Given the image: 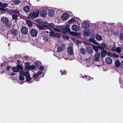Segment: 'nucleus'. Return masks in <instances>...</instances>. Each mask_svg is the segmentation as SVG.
Segmentation results:
<instances>
[{
  "label": "nucleus",
  "instance_id": "nucleus-25",
  "mask_svg": "<svg viewBox=\"0 0 123 123\" xmlns=\"http://www.w3.org/2000/svg\"><path fill=\"white\" fill-rule=\"evenodd\" d=\"M44 23L45 24H47V25L46 26H47L49 27L48 28H49L50 27H53L55 26V25L53 23L48 24L45 22H44Z\"/></svg>",
  "mask_w": 123,
  "mask_h": 123
},
{
  "label": "nucleus",
  "instance_id": "nucleus-18",
  "mask_svg": "<svg viewBox=\"0 0 123 123\" xmlns=\"http://www.w3.org/2000/svg\"><path fill=\"white\" fill-rule=\"evenodd\" d=\"M105 61L107 64H110L112 63V61L111 58L109 57H107Z\"/></svg>",
  "mask_w": 123,
  "mask_h": 123
},
{
  "label": "nucleus",
  "instance_id": "nucleus-49",
  "mask_svg": "<svg viewBox=\"0 0 123 123\" xmlns=\"http://www.w3.org/2000/svg\"><path fill=\"white\" fill-rule=\"evenodd\" d=\"M86 78L87 79L86 80H90V77L88 76H87L86 77Z\"/></svg>",
  "mask_w": 123,
  "mask_h": 123
},
{
  "label": "nucleus",
  "instance_id": "nucleus-8",
  "mask_svg": "<svg viewBox=\"0 0 123 123\" xmlns=\"http://www.w3.org/2000/svg\"><path fill=\"white\" fill-rule=\"evenodd\" d=\"M1 22H3L4 23L6 24L8 22L9 20V19L7 17L3 16L1 18Z\"/></svg>",
  "mask_w": 123,
  "mask_h": 123
},
{
  "label": "nucleus",
  "instance_id": "nucleus-39",
  "mask_svg": "<svg viewBox=\"0 0 123 123\" xmlns=\"http://www.w3.org/2000/svg\"><path fill=\"white\" fill-rule=\"evenodd\" d=\"M120 66L121 68L123 69V61L120 63Z\"/></svg>",
  "mask_w": 123,
  "mask_h": 123
},
{
  "label": "nucleus",
  "instance_id": "nucleus-34",
  "mask_svg": "<svg viewBox=\"0 0 123 123\" xmlns=\"http://www.w3.org/2000/svg\"><path fill=\"white\" fill-rule=\"evenodd\" d=\"M122 49V48L121 47H119L116 49L117 52H120Z\"/></svg>",
  "mask_w": 123,
  "mask_h": 123
},
{
  "label": "nucleus",
  "instance_id": "nucleus-32",
  "mask_svg": "<svg viewBox=\"0 0 123 123\" xmlns=\"http://www.w3.org/2000/svg\"><path fill=\"white\" fill-rule=\"evenodd\" d=\"M92 48L96 52H98V46H93Z\"/></svg>",
  "mask_w": 123,
  "mask_h": 123
},
{
  "label": "nucleus",
  "instance_id": "nucleus-19",
  "mask_svg": "<svg viewBox=\"0 0 123 123\" xmlns=\"http://www.w3.org/2000/svg\"><path fill=\"white\" fill-rule=\"evenodd\" d=\"M23 9L25 12H29L30 10V7L27 6H24Z\"/></svg>",
  "mask_w": 123,
  "mask_h": 123
},
{
  "label": "nucleus",
  "instance_id": "nucleus-63",
  "mask_svg": "<svg viewBox=\"0 0 123 123\" xmlns=\"http://www.w3.org/2000/svg\"><path fill=\"white\" fill-rule=\"evenodd\" d=\"M73 58H74V57H73V56H72V59H70V60H72V59H73Z\"/></svg>",
  "mask_w": 123,
  "mask_h": 123
},
{
  "label": "nucleus",
  "instance_id": "nucleus-16",
  "mask_svg": "<svg viewBox=\"0 0 123 123\" xmlns=\"http://www.w3.org/2000/svg\"><path fill=\"white\" fill-rule=\"evenodd\" d=\"M23 68L21 65H18L16 67V72H18L20 70H23Z\"/></svg>",
  "mask_w": 123,
  "mask_h": 123
},
{
  "label": "nucleus",
  "instance_id": "nucleus-58",
  "mask_svg": "<svg viewBox=\"0 0 123 123\" xmlns=\"http://www.w3.org/2000/svg\"><path fill=\"white\" fill-rule=\"evenodd\" d=\"M114 56L116 57H118V55L115 54H114Z\"/></svg>",
  "mask_w": 123,
  "mask_h": 123
},
{
  "label": "nucleus",
  "instance_id": "nucleus-1",
  "mask_svg": "<svg viewBox=\"0 0 123 123\" xmlns=\"http://www.w3.org/2000/svg\"><path fill=\"white\" fill-rule=\"evenodd\" d=\"M29 64L28 62H26L25 63V70L24 71H21L20 72L19 78L20 80H24L25 78L23 76L24 75L26 77V81H27L28 82L31 80V78L28 72L29 70Z\"/></svg>",
  "mask_w": 123,
  "mask_h": 123
},
{
  "label": "nucleus",
  "instance_id": "nucleus-56",
  "mask_svg": "<svg viewBox=\"0 0 123 123\" xmlns=\"http://www.w3.org/2000/svg\"><path fill=\"white\" fill-rule=\"evenodd\" d=\"M63 37L64 39H68V37L65 36H64Z\"/></svg>",
  "mask_w": 123,
  "mask_h": 123
},
{
  "label": "nucleus",
  "instance_id": "nucleus-57",
  "mask_svg": "<svg viewBox=\"0 0 123 123\" xmlns=\"http://www.w3.org/2000/svg\"><path fill=\"white\" fill-rule=\"evenodd\" d=\"M17 62L18 63H20L21 62V61L19 60H17Z\"/></svg>",
  "mask_w": 123,
  "mask_h": 123
},
{
  "label": "nucleus",
  "instance_id": "nucleus-61",
  "mask_svg": "<svg viewBox=\"0 0 123 123\" xmlns=\"http://www.w3.org/2000/svg\"><path fill=\"white\" fill-rule=\"evenodd\" d=\"M64 58H65V59H66V60H67V59H69V57H67V58H65L64 57Z\"/></svg>",
  "mask_w": 123,
  "mask_h": 123
},
{
  "label": "nucleus",
  "instance_id": "nucleus-26",
  "mask_svg": "<svg viewBox=\"0 0 123 123\" xmlns=\"http://www.w3.org/2000/svg\"><path fill=\"white\" fill-rule=\"evenodd\" d=\"M75 20L74 18H72L69 20L68 21V23L69 24H72L75 22Z\"/></svg>",
  "mask_w": 123,
  "mask_h": 123
},
{
  "label": "nucleus",
  "instance_id": "nucleus-23",
  "mask_svg": "<svg viewBox=\"0 0 123 123\" xmlns=\"http://www.w3.org/2000/svg\"><path fill=\"white\" fill-rule=\"evenodd\" d=\"M68 51L70 55H71L73 53V51L72 48L71 47H69L68 48Z\"/></svg>",
  "mask_w": 123,
  "mask_h": 123
},
{
  "label": "nucleus",
  "instance_id": "nucleus-10",
  "mask_svg": "<svg viewBox=\"0 0 123 123\" xmlns=\"http://www.w3.org/2000/svg\"><path fill=\"white\" fill-rule=\"evenodd\" d=\"M92 37L89 39V41L94 44L98 45V43L95 40L94 36V35H92Z\"/></svg>",
  "mask_w": 123,
  "mask_h": 123
},
{
  "label": "nucleus",
  "instance_id": "nucleus-60",
  "mask_svg": "<svg viewBox=\"0 0 123 123\" xmlns=\"http://www.w3.org/2000/svg\"><path fill=\"white\" fill-rule=\"evenodd\" d=\"M63 72H64V73H63V74H65L66 73V72L65 71V70L63 71Z\"/></svg>",
  "mask_w": 123,
  "mask_h": 123
},
{
  "label": "nucleus",
  "instance_id": "nucleus-12",
  "mask_svg": "<svg viewBox=\"0 0 123 123\" xmlns=\"http://www.w3.org/2000/svg\"><path fill=\"white\" fill-rule=\"evenodd\" d=\"M37 27L38 28L41 30H43L48 29V28L49 27L48 26L45 25H43L42 26L39 25H37Z\"/></svg>",
  "mask_w": 123,
  "mask_h": 123
},
{
  "label": "nucleus",
  "instance_id": "nucleus-50",
  "mask_svg": "<svg viewBox=\"0 0 123 123\" xmlns=\"http://www.w3.org/2000/svg\"><path fill=\"white\" fill-rule=\"evenodd\" d=\"M43 66H41L39 68V69L40 70L42 71L43 70Z\"/></svg>",
  "mask_w": 123,
  "mask_h": 123
},
{
  "label": "nucleus",
  "instance_id": "nucleus-38",
  "mask_svg": "<svg viewBox=\"0 0 123 123\" xmlns=\"http://www.w3.org/2000/svg\"><path fill=\"white\" fill-rule=\"evenodd\" d=\"M6 62H4V63H2L0 66V68H1L2 67H3L4 66L6 65Z\"/></svg>",
  "mask_w": 123,
  "mask_h": 123
},
{
  "label": "nucleus",
  "instance_id": "nucleus-40",
  "mask_svg": "<svg viewBox=\"0 0 123 123\" xmlns=\"http://www.w3.org/2000/svg\"><path fill=\"white\" fill-rule=\"evenodd\" d=\"M21 0H16V4H19L20 2L21 1Z\"/></svg>",
  "mask_w": 123,
  "mask_h": 123
},
{
  "label": "nucleus",
  "instance_id": "nucleus-42",
  "mask_svg": "<svg viewBox=\"0 0 123 123\" xmlns=\"http://www.w3.org/2000/svg\"><path fill=\"white\" fill-rule=\"evenodd\" d=\"M83 43L86 45H89V43L86 41H83Z\"/></svg>",
  "mask_w": 123,
  "mask_h": 123
},
{
  "label": "nucleus",
  "instance_id": "nucleus-28",
  "mask_svg": "<svg viewBox=\"0 0 123 123\" xmlns=\"http://www.w3.org/2000/svg\"><path fill=\"white\" fill-rule=\"evenodd\" d=\"M96 38L97 40L99 41L101 40L102 39V37L98 35H96Z\"/></svg>",
  "mask_w": 123,
  "mask_h": 123
},
{
  "label": "nucleus",
  "instance_id": "nucleus-4",
  "mask_svg": "<svg viewBox=\"0 0 123 123\" xmlns=\"http://www.w3.org/2000/svg\"><path fill=\"white\" fill-rule=\"evenodd\" d=\"M92 60V59L91 58H89L85 60L84 65V66L87 67H89L91 65L89 64V62Z\"/></svg>",
  "mask_w": 123,
  "mask_h": 123
},
{
  "label": "nucleus",
  "instance_id": "nucleus-54",
  "mask_svg": "<svg viewBox=\"0 0 123 123\" xmlns=\"http://www.w3.org/2000/svg\"><path fill=\"white\" fill-rule=\"evenodd\" d=\"M98 48H99L100 49H103V48H102V47H101V46H100L99 45L98 46Z\"/></svg>",
  "mask_w": 123,
  "mask_h": 123
},
{
  "label": "nucleus",
  "instance_id": "nucleus-51",
  "mask_svg": "<svg viewBox=\"0 0 123 123\" xmlns=\"http://www.w3.org/2000/svg\"><path fill=\"white\" fill-rule=\"evenodd\" d=\"M101 45L104 47H106V45L105 44L102 43L101 44Z\"/></svg>",
  "mask_w": 123,
  "mask_h": 123
},
{
  "label": "nucleus",
  "instance_id": "nucleus-31",
  "mask_svg": "<svg viewBox=\"0 0 123 123\" xmlns=\"http://www.w3.org/2000/svg\"><path fill=\"white\" fill-rule=\"evenodd\" d=\"M33 13L34 14V15H35L36 14L37 15V17L39 14V12L38 10H35L33 11Z\"/></svg>",
  "mask_w": 123,
  "mask_h": 123
},
{
  "label": "nucleus",
  "instance_id": "nucleus-9",
  "mask_svg": "<svg viewBox=\"0 0 123 123\" xmlns=\"http://www.w3.org/2000/svg\"><path fill=\"white\" fill-rule=\"evenodd\" d=\"M8 6V4L7 3H2L0 7L1 8H0V10L1 11L2 10H3L4 11H5L6 10V9H4V8H5L6 7Z\"/></svg>",
  "mask_w": 123,
  "mask_h": 123
},
{
  "label": "nucleus",
  "instance_id": "nucleus-45",
  "mask_svg": "<svg viewBox=\"0 0 123 123\" xmlns=\"http://www.w3.org/2000/svg\"><path fill=\"white\" fill-rule=\"evenodd\" d=\"M63 50L59 47L58 48L57 51L58 52H60L61 51H62Z\"/></svg>",
  "mask_w": 123,
  "mask_h": 123
},
{
  "label": "nucleus",
  "instance_id": "nucleus-7",
  "mask_svg": "<svg viewBox=\"0 0 123 123\" xmlns=\"http://www.w3.org/2000/svg\"><path fill=\"white\" fill-rule=\"evenodd\" d=\"M89 26V23L84 22L82 23L81 27L82 28L85 29V28H88Z\"/></svg>",
  "mask_w": 123,
  "mask_h": 123
},
{
  "label": "nucleus",
  "instance_id": "nucleus-11",
  "mask_svg": "<svg viewBox=\"0 0 123 123\" xmlns=\"http://www.w3.org/2000/svg\"><path fill=\"white\" fill-rule=\"evenodd\" d=\"M91 34L90 31L89 29L85 30L84 31V35L85 36H89Z\"/></svg>",
  "mask_w": 123,
  "mask_h": 123
},
{
  "label": "nucleus",
  "instance_id": "nucleus-33",
  "mask_svg": "<svg viewBox=\"0 0 123 123\" xmlns=\"http://www.w3.org/2000/svg\"><path fill=\"white\" fill-rule=\"evenodd\" d=\"M101 55L102 56H104L107 53V52L106 51L103 50L101 52Z\"/></svg>",
  "mask_w": 123,
  "mask_h": 123
},
{
  "label": "nucleus",
  "instance_id": "nucleus-30",
  "mask_svg": "<svg viewBox=\"0 0 123 123\" xmlns=\"http://www.w3.org/2000/svg\"><path fill=\"white\" fill-rule=\"evenodd\" d=\"M26 23L27 25L29 26H31L32 25L31 22L29 20H27Z\"/></svg>",
  "mask_w": 123,
  "mask_h": 123
},
{
  "label": "nucleus",
  "instance_id": "nucleus-5",
  "mask_svg": "<svg viewBox=\"0 0 123 123\" xmlns=\"http://www.w3.org/2000/svg\"><path fill=\"white\" fill-rule=\"evenodd\" d=\"M21 33L24 34H27L28 32L27 28L25 26H23L21 27Z\"/></svg>",
  "mask_w": 123,
  "mask_h": 123
},
{
  "label": "nucleus",
  "instance_id": "nucleus-13",
  "mask_svg": "<svg viewBox=\"0 0 123 123\" xmlns=\"http://www.w3.org/2000/svg\"><path fill=\"white\" fill-rule=\"evenodd\" d=\"M86 49L87 52L90 54H92L93 53V50L92 48L89 46H87Z\"/></svg>",
  "mask_w": 123,
  "mask_h": 123
},
{
  "label": "nucleus",
  "instance_id": "nucleus-41",
  "mask_svg": "<svg viewBox=\"0 0 123 123\" xmlns=\"http://www.w3.org/2000/svg\"><path fill=\"white\" fill-rule=\"evenodd\" d=\"M76 43L77 44V46H78L81 44V42L79 41H77Z\"/></svg>",
  "mask_w": 123,
  "mask_h": 123
},
{
  "label": "nucleus",
  "instance_id": "nucleus-47",
  "mask_svg": "<svg viewBox=\"0 0 123 123\" xmlns=\"http://www.w3.org/2000/svg\"><path fill=\"white\" fill-rule=\"evenodd\" d=\"M107 54L108 56H110L112 57L113 56V55L112 54L110 53H108Z\"/></svg>",
  "mask_w": 123,
  "mask_h": 123
},
{
  "label": "nucleus",
  "instance_id": "nucleus-20",
  "mask_svg": "<svg viewBox=\"0 0 123 123\" xmlns=\"http://www.w3.org/2000/svg\"><path fill=\"white\" fill-rule=\"evenodd\" d=\"M72 28L73 30L75 31H77L79 30L78 27L76 25H74L72 26Z\"/></svg>",
  "mask_w": 123,
  "mask_h": 123
},
{
  "label": "nucleus",
  "instance_id": "nucleus-6",
  "mask_svg": "<svg viewBox=\"0 0 123 123\" xmlns=\"http://www.w3.org/2000/svg\"><path fill=\"white\" fill-rule=\"evenodd\" d=\"M31 35L33 37H36L37 34V31L34 29H31L30 31Z\"/></svg>",
  "mask_w": 123,
  "mask_h": 123
},
{
  "label": "nucleus",
  "instance_id": "nucleus-27",
  "mask_svg": "<svg viewBox=\"0 0 123 123\" xmlns=\"http://www.w3.org/2000/svg\"><path fill=\"white\" fill-rule=\"evenodd\" d=\"M6 26L8 28L11 27L12 26V24L10 22L6 23Z\"/></svg>",
  "mask_w": 123,
  "mask_h": 123
},
{
  "label": "nucleus",
  "instance_id": "nucleus-17",
  "mask_svg": "<svg viewBox=\"0 0 123 123\" xmlns=\"http://www.w3.org/2000/svg\"><path fill=\"white\" fill-rule=\"evenodd\" d=\"M54 14V11L52 10H49L48 11V16L51 17L53 16Z\"/></svg>",
  "mask_w": 123,
  "mask_h": 123
},
{
  "label": "nucleus",
  "instance_id": "nucleus-52",
  "mask_svg": "<svg viewBox=\"0 0 123 123\" xmlns=\"http://www.w3.org/2000/svg\"><path fill=\"white\" fill-rule=\"evenodd\" d=\"M11 67H10L9 66H7L6 67V69L7 70H9L10 68Z\"/></svg>",
  "mask_w": 123,
  "mask_h": 123
},
{
  "label": "nucleus",
  "instance_id": "nucleus-2",
  "mask_svg": "<svg viewBox=\"0 0 123 123\" xmlns=\"http://www.w3.org/2000/svg\"><path fill=\"white\" fill-rule=\"evenodd\" d=\"M70 26V25H67L65 28H62L61 26H57V29L55 28L54 29L55 30L59 32H60L61 31V30H62L63 33H65L69 32L70 31L69 28Z\"/></svg>",
  "mask_w": 123,
  "mask_h": 123
},
{
  "label": "nucleus",
  "instance_id": "nucleus-22",
  "mask_svg": "<svg viewBox=\"0 0 123 123\" xmlns=\"http://www.w3.org/2000/svg\"><path fill=\"white\" fill-rule=\"evenodd\" d=\"M40 14L41 16L44 17L46 16V13L45 10H42L40 12Z\"/></svg>",
  "mask_w": 123,
  "mask_h": 123
},
{
  "label": "nucleus",
  "instance_id": "nucleus-14",
  "mask_svg": "<svg viewBox=\"0 0 123 123\" xmlns=\"http://www.w3.org/2000/svg\"><path fill=\"white\" fill-rule=\"evenodd\" d=\"M100 55V54L98 53H96L94 56V60L97 61H99Z\"/></svg>",
  "mask_w": 123,
  "mask_h": 123
},
{
  "label": "nucleus",
  "instance_id": "nucleus-21",
  "mask_svg": "<svg viewBox=\"0 0 123 123\" xmlns=\"http://www.w3.org/2000/svg\"><path fill=\"white\" fill-rule=\"evenodd\" d=\"M80 53L83 54L85 55L86 53V50L85 49L83 48H81L80 49Z\"/></svg>",
  "mask_w": 123,
  "mask_h": 123
},
{
  "label": "nucleus",
  "instance_id": "nucleus-48",
  "mask_svg": "<svg viewBox=\"0 0 123 123\" xmlns=\"http://www.w3.org/2000/svg\"><path fill=\"white\" fill-rule=\"evenodd\" d=\"M61 47L63 48H64V49L66 47L65 45L64 44L61 45Z\"/></svg>",
  "mask_w": 123,
  "mask_h": 123
},
{
  "label": "nucleus",
  "instance_id": "nucleus-15",
  "mask_svg": "<svg viewBox=\"0 0 123 123\" xmlns=\"http://www.w3.org/2000/svg\"><path fill=\"white\" fill-rule=\"evenodd\" d=\"M69 17L67 13L63 14L61 17L62 20H65L67 19Z\"/></svg>",
  "mask_w": 123,
  "mask_h": 123
},
{
  "label": "nucleus",
  "instance_id": "nucleus-62",
  "mask_svg": "<svg viewBox=\"0 0 123 123\" xmlns=\"http://www.w3.org/2000/svg\"><path fill=\"white\" fill-rule=\"evenodd\" d=\"M60 48H61V49H62V50H63V49H64V48H63L61 47V46H60Z\"/></svg>",
  "mask_w": 123,
  "mask_h": 123
},
{
  "label": "nucleus",
  "instance_id": "nucleus-29",
  "mask_svg": "<svg viewBox=\"0 0 123 123\" xmlns=\"http://www.w3.org/2000/svg\"><path fill=\"white\" fill-rule=\"evenodd\" d=\"M42 73L41 71H38L37 74H35L33 75V77L34 78H36L39 75H40Z\"/></svg>",
  "mask_w": 123,
  "mask_h": 123
},
{
  "label": "nucleus",
  "instance_id": "nucleus-44",
  "mask_svg": "<svg viewBox=\"0 0 123 123\" xmlns=\"http://www.w3.org/2000/svg\"><path fill=\"white\" fill-rule=\"evenodd\" d=\"M75 35L78 37H80V34L79 33H77V32H76L75 33Z\"/></svg>",
  "mask_w": 123,
  "mask_h": 123
},
{
  "label": "nucleus",
  "instance_id": "nucleus-55",
  "mask_svg": "<svg viewBox=\"0 0 123 123\" xmlns=\"http://www.w3.org/2000/svg\"><path fill=\"white\" fill-rule=\"evenodd\" d=\"M34 78V80H35L36 81H38L39 80L38 79H36V78Z\"/></svg>",
  "mask_w": 123,
  "mask_h": 123
},
{
  "label": "nucleus",
  "instance_id": "nucleus-35",
  "mask_svg": "<svg viewBox=\"0 0 123 123\" xmlns=\"http://www.w3.org/2000/svg\"><path fill=\"white\" fill-rule=\"evenodd\" d=\"M36 68V67H35L33 65H31L29 66V70L30 69L34 70Z\"/></svg>",
  "mask_w": 123,
  "mask_h": 123
},
{
  "label": "nucleus",
  "instance_id": "nucleus-64",
  "mask_svg": "<svg viewBox=\"0 0 123 123\" xmlns=\"http://www.w3.org/2000/svg\"><path fill=\"white\" fill-rule=\"evenodd\" d=\"M18 16L17 15H16V19H17V18H18Z\"/></svg>",
  "mask_w": 123,
  "mask_h": 123
},
{
  "label": "nucleus",
  "instance_id": "nucleus-37",
  "mask_svg": "<svg viewBox=\"0 0 123 123\" xmlns=\"http://www.w3.org/2000/svg\"><path fill=\"white\" fill-rule=\"evenodd\" d=\"M50 35L51 36L53 37H54L55 35L54 33L53 32L50 31Z\"/></svg>",
  "mask_w": 123,
  "mask_h": 123
},
{
  "label": "nucleus",
  "instance_id": "nucleus-43",
  "mask_svg": "<svg viewBox=\"0 0 123 123\" xmlns=\"http://www.w3.org/2000/svg\"><path fill=\"white\" fill-rule=\"evenodd\" d=\"M120 38L121 40H123V33H121L120 35Z\"/></svg>",
  "mask_w": 123,
  "mask_h": 123
},
{
  "label": "nucleus",
  "instance_id": "nucleus-46",
  "mask_svg": "<svg viewBox=\"0 0 123 123\" xmlns=\"http://www.w3.org/2000/svg\"><path fill=\"white\" fill-rule=\"evenodd\" d=\"M116 48L114 46H113L112 48V50H113L115 51L116 49Z\"/></svg>",
  "mask_w": 123,
  "mask_h": 123
},
{
  "label": "nucleus",
  "instance_id": "nucleus-36",
  "mask_svg": "<svg viewBox=\"0 0 123 123\" xmlns=\"http://www.w3.org/2000/svg\"><path fill=\"white\" fill-rule=\"evenodd\" d=\"M120 63L118 61L116 60L115 61V64L117 67H118L120 66Z\"/></svg>",
  "mask_w": 123,
  "mask_h": 123
},
{
  "label": "nucleus",
  "instance_id": "nucleus-3",
  "mask_svg": "<svg viewBox=\"0 0 123 123\" xmlns=\"http://www.w3.org/2000/svg\"><path fill=\"white\" fill-rule=\"evenodd\" d=\"M12 70L13 72L11 74V75L12 78V80L13 81L15 82V67H13L12 68Z\"/></svg>",
  "mask_w": 123,
  "mask_h": 123
},
{
  "label": "nucleus",
  "instance_id": "nucleus-53",
  "mask_svg": "<svg viewBox=\"0 0 123 123\" xmlns=\"http://www.w3.org/2000/svg\"><path fill=\"white\" fill-rule=\"evenodd\" d=\"M12 18L13 19H14L15 20V14L13 15L12 16Z\"/></svg>",
  "mask_w": 123,
  "mask_h": 123
},
{
  "label": "nucleus",
  "instance_id": "nucleus-59",
  "mask_svg": "<svg viewBox=\"0 0 123 123\" xmlns=\"http://www.w3.org/2000/svg\"><path fill=\"white\" fill-rule=\"evenodd\" d=\"M16 13L18 14L19 13V11L16 10Z\"/></svg>",
  "mask_w": 123,
  "mask_h": 123
},
{
  "label": "nucleus",
  "instance_id": "nucleus-24",
  "mask_svg": "<svg viewBox=\"0 0 123 123\" xmlns=\"http://www.w3.org/2000/svg\"><path fill=\"white\" fill-rule=\"evenodd\" d=\"M37 15H36V14L35 15H34V14L33 13H30L29 14V18H33L37 17Z\"/></svg>",
  "mask_w": 123,
  "mask_h": 123
}]
</instances>
